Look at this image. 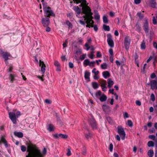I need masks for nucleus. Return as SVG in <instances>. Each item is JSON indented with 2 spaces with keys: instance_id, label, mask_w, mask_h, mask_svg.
Masks as SVG:
<instances>
[{
  "instance_id": "nucleus-1",
  "label": "nucleus",
  "mask_w": 157,
  "mask_h": 157,
  "mask_svg": "<svg viewBox=\"0 0 157 157\" xmlns=\"http://www.w3.org/2000/svg\"><path fill=\"white\" fill-rule=\"evenodd\" d=\"M73 1H71L70 3H72L73 2L74 3L78 4L81 3L80 6L82 7V13L84 15L83 16L84 18V20H79L78 22L82 25H84L86 23L87 25L86 27L92 26V24L93 22L92 20L93 17H92L93 13L91 12V10L90 8L87 6L86 4V0H73Z\"/></svg>"
},
{
  "instance_id": "nucleus-2",
  "label": "nucleus",
  "mask_w": 157,
  "mask_h": 157,
  "mask_svg": "<svg viewBox=\"0 0 157 157\" xmlns=\"http://www.w3.org/2000/svg\"><path fill=\"white\" fill-rule=\"evenodd\" d=\"M27 152L28 153L26 157H44L47 151L44 148L43 151L41 152L35 145L31 144L27 146Z\"/></svg>"
},
{
  "instance_id": "nucleus-3",
  "label": "nucleus",
  "mask_w": 157,
  "mask_h": 157,
  "mask_svg": "<svg viewBox=\"0 0 157 157\" xmlns=\"http://www.w3.org/2000/svg\"><path fill=\"white\" fill-rule=\"evenodd\" d=\"M9 117L13 124H16L17 122V118L19 117L20 115L19 111H17L16 110H13V111L9 113Z\"/></svg>"
},
{
  "instance_id": "nucleus-4",
  "label": "nucleus",
  "mask_w": 157,
  "mask_h": 157,
  "mask_svg": "<svg viewBox=\"0 0 157 157\" xmlns=\"http://www.w3.org/2000/svg\"><path fill=\"white\" fill-rule=\"evenodd\" d=\"M143 27L144 30L146 33L147 36L150 38V40H151V38L153 35L154 33L151 31H150V33L149 32L148 23L147 20H145Z\"/></svg>"
},
{
  "instance_id": "nucleus-5",
  "label": "nucleus",
  "mask_w": 157,
  "mask_h": 157,
  "mask_svg": "<svg viewBox=\"0 0 157 157\" xmlns=\"http://www.w3.org/2000/svg\"><path fill=\"white\" fill-rule=\"evenodd\" d=\"M44 10L45 17H50L51 16H54L55 15L53 12L49 7L47 8H45V9H44Z\"/></svg>"
},
{
  "instance_id": "nucleus-6",
  "label": "nucleus",
  "mask_w": 157,
  "mask_h": 157,
  "mask_svg": "<svg viewBox=\"0 0 157 157\" xmlns=\"http://www.w3.org/2000/svg\"><path fill=\"white\" fill-rule=\"evenodd\" d=\"M131 39L128 36H126L124 38V44L125 49L128 50L130 44Z\"/></svg>"
},
{
  "instance_id": "nucleus-7",
  "label": "nucleus",
  "mask_w": 157,
  "mask_h": 157,
  "mask_svg": "<svg viewBox=\"0 0 157 157\" xmlns=\"http://www.w3.org/2000/svg\"><path fill=\"white\" fill-rule=\"evenodd\" d=\"M73 10L76 13V16L78 18H80L82 16H80V14L82 15V13H81V10L78 6H75L73 7Z\"/></svg>"
},
{
  "instance_id": "nucleus-8",
  "label": "nucleus",
  "mask_w": 157,
  "mask_h": 157,
  "mask_svg": "<svg viewBox=\"0 0 157 157\" xmlns=\"http://www.w3.org/2000/svg\"><path fill=\"white\" fill-rule=\"evenodd\" d=\"M54 138L56 139H59L60 138L66 139L68 138V136L66 134L58 133L53 134Z\"/></svg>"
},
{
  "instance_id": "nucleus-9",
  "label": "nucleus",
  "mask_w": 157,
  "mask_h": 157,
  "mask_svg": "<svg viewBox=\"0 0 157 157\" xmlns=\"http://www.w3.org/2000/svg\"><path fill=\"white\" fill-rule=\"evenodd\" d=\"M107 41L109 46L113 47L114 46V42L112 38V36L110 34L107 35Z\"/></svg>"
},
{
  "instance_id": "nucleus-10",
  "label": "nucleus",
  "mask_w": 157,
  "mask_h": 157,
  "mask_svg": "<svg viewBox=\"0 0 157 157\" xmlns=\"http://www.w3.org/2000/svg\"><path fill=\"white\" fill-rule=\"evenodd\" d=\"M117 132L121 136L122 140H124L126 134L123 128L121 127H118Z\"/></svg>"
},
{
  "instance_id": "nucleus-11",
  "label": "nucleus",
  "mask_w": 157,
  "mask_h": 157,
  "mask_svg": "<svg viewBox=\"0 0 157 157\" xmlns=\"http://www.w3.org/2000/svg\"><path fill=\"white\" fill-rule=\"evenodd\" d=\"M41 22L44 26H48L50 24L49 19L46 17H43L41 19Z\"/></svg>"
},
{
  "instance_id": "nucleus-12",
  "label": "nucleus",
  "mask_w": 157,
  "mask_h": 157,
  "mask_svg": "<svg viewBox=\"0 0 157 157\" xmlns=\"http://www.w3.org/2000/svg\"><path fill=\"white\" fill-rule=\"evenodd\" d=\"M89 123L93 128L96 129L97 128V124L94 119L93 117H92L90 119Z\"/></svg>"
},
{
  "instance_id": "nucleus-13",
  "label": "nucleus",
  "mask_w": 157,
  "mask_h": 157,
  "mask_svg": "<svg viewBox=\"0 0 157 157\" xmlns=\"http://www.w3.org/2000/svg\"><path fill=\"white\" fill-rule=\"evenodd\" d=\"M39 65L41 68V71L43 74L45 72V65L43 61H41L40 60H39Z\"/></svg>"
},
{
  "instance_id": "nucleus-14",
  "label": "nucleus",
  "mask_w": 157,
  "mask_h": 157,
  "mask_svg": "<svg viewBox=\"0 0 157 157\" xmlns=\"http://www.w3.org/2000/svg\"><path fill=\"white\" fill-rule=\"evenodd\" d=\"M85 138L87 140L91 139L92 136V134L91 132L88 130H86L84 132Z\"/></svg>"
},
{
  "instance_id": "nucleus-15",
  "label": "nucleus",
  "mask_w": 157,
  "mask_h": 157,
  "mask_svg": "<svg viewBox=\"0 0 157 157\" xmlns=\"http://www.w3.org/2000/svg\"><path fill=\"white\" fill-rule=\"evenodd\" d=\"M2 56L5 59V63L7 64V60L9 59L8 57L10 56V55L8 53L4 52L3 53Z\"/></svg>"
},
{
  "instance_id": "nucleus-16",
  "label": "nucleus",
  "mask_w": 157,
  "mask_h": 157,
  "mask_svg": "<svg viewBox=\"0 0 157 157\" xmlns=\"http://www.w3.org/2000/svg\"><path fill=\"white\" fill-rule=\"evenodd\" d=\"M2 142L4 144L6 147H8V145L7 143V142L3 136H2L0 138V144Z\"/></svg>"
},
{
  "instance_id": "nucleus-17",
  "label": "nucleus",
  "mask_w": 157,
  "mask_h": 157,
  "mask_svg": "<svg viewBox=\"0 0 157 157\" xmlns=\"http://www.w3.org/2000/svg\"><path fill=\"white\" fill-rule=\"evenodd\" d=\"M157 85V83L155 80H152L151 82V88L152 90H153Z\"/></svg>"
},
{
  "instance_id": "nucleus-18",
  "label": "nucleus",
  "mask_w": 157,
  "mask_h": 157,
  "mask_svg": "<svg viewBox=\"0 0 157 157\" xmlns=\"http://www.w3.org/2000/svg\"><path fill=\"white\" fill-rule=\"evenodd\" d=\"M107 97L104 94H102L100 97V100L101 102L105 101L107 99Z\"/></svg>"
},
{
  "instance_id": "nucleus-19",
  "label": "nucleus",
  "mask_w": 157,
  "mask_h": 157,
  "mask_svg": "<svg viewBox=\"0 0 157 157\" xmlns=\"http://www.w3.org/2000/svg\"><path fill=\"white\" fill-rule=\"evenodd\" d=\"M108 83V87L110 88H111L114 84L113 82L110 78H109L107 80Z\"/></svg>"
},
{
  "instance_id": "nucleus-20",
  "label": "nucleus",
  "mask_w": 157,
  "mask_h": 157,
  "mask_svg": "<svg viewBox=\"0 0 157 157\" xmlns=\"http://www.w3.org/2000/svg\"><path fill=\"white\" fill-rule=\"evenodd\" d=\"M102 109L105 112H108L110 111L109 106L106 105H103L102 106Z\"/></svg>"
},
{
  "instance_id": "nucleus-21",
  "label": "nucleus",
  "mask_w": 157,
  "mask_h": 157,
  "mask_svg": "<svg viewBox=\"0 0 157 157\" xmlns=\"http://www.w3.org/2000/svg\"><path fill=\"white\" fill-rule=\"evenodd\" d=\"M47 129L49 132H52L54 131L55 127L53 125L50 124L48 125Z\"/></svg>"
},
{
  "instance_id": "nucleus-22",
  "label": "nucleus",
  "mask_w": 157,
  "mask_h": 157,
  "mask_svg": "<svg viewBox=\"0 0 157 157\" xmlns=\"http://www.w3.org/2000/svg\"><path fill=\"white\" fill-rule=\"evenodd\" d=\"M150 4L151 5V7L155 8L156 7V3L155 0H150Z\"/></svg>"
},
{
  "instance_id": "nucleus-23",
  "label": "nucleus",
  "mask_w": 157,
  "mask_h": 157,
  "mask_svg": "<svg viewBox=\"0 0 157 157\" xmlns=\"http://www.w3.org/2000/svg\"><path fill=\"white\" fill-rule=\"evenodd\" d=\"M90 75V72H89L87 71H86L85 72V76H84L85 78V79H88V81H89L90 80V77H89Z\"/></svg>"
},
{
  "instance_id": "nucleus-24",
  "label": "nucleus",
  "mask_w": 157,
  "mask_h": 157,
  "mask_svg": "<svg viewBox=\"0 0 157 157\" xmlns=\"http://www.w3.org/2000/svg\"><path fill=\"white\" fill-rule=\"evenodd\" d=\"M14 134L16 136L19 138H21L23 136L22 133L21 132H15Z\"/></svg>"
},
{
  "instance_id": "nucleus-25",
  "label": "nucleus",
  "mask_w": 157,
  "mask_h": 157,
  "mask_svg": "<svg viewBox=\"0 0 157 157\" xmlns=\"http://www.w3.org/2000/svg\"><path fill=\"white\" fill-rule=\"evenodd\" d=\"M103 75L104 78H106L109 76V73L107 71L103 72Z\"/></svg>"
},
{
  "instance_id": "nucleus-26",
  "label": "nucleus",
  "mask_w": 157,
  "mask_h": 157,
  "mask_svg": "<svg viewBox=\"0 0 157 157\" xmlns=\"http://www.w3.org/2000/svg\"><path fill=\"white\" fill-rule=\"evenodd\" d=\"M101 95V92L99 90L95 94V95L96 98H99L100 96Z\"/></svg>"
},
{
  "instance_id": "nucleus-27",
  "label": "nucleus",
  "mask_w": 157,
  "mask_h": 157,
  "mask_svg": "<svg viewBox=\"0 0 157 157\" xmlns=\"http://www.w3.org/2000/svg\"><path fill=\"white\" fill-rule=\"evenodd\" d=\"M15 75H14L10 74L9 76V78L10 79V82H13L14 80Z\"/></svg>"
},
{
  "instance_id": "nucleus-28",
  "label": "nucleus",
  "mask_w": 157,
  "mask_h": 157,
  "mask_svg": "<svg viewBox=\"0 0 157 157\" xmlns=\"http://www.w3.org/2000/svg\"><path fill=\"white\" fill-rule=\"evenodd\" d=\"M148 155L149 157H152L154 155V151L152 150H149L148 152Z\"/></svg>"
},
{
  "instance_id": "nucleus-29",
  "label": "nucleus",
  "mask_w": 157,
  "mask_h": 157,
  "mask_svg": "<svg viewBox=\"0 0 157 157\" xmlns=\"http://www.w3.org/2000/svg\"><path fill=\"white\" fill-rule=\"evenodd\" d=\"M93 88L94 89H96L99 87L98 83L96 82H93L92 83Z\"/></svg>"
},
{
  "instance_id": "nucleus-30",
  "label": "nucleus",
  "mask_w": 157,
  "mask_h": 157,
  "mask_svg": "<svg viewBox=\"0 0 157 157\" xmlns=\"http://www.w3.org/2000/svg\"><path fill=\"white\" fill-rule=\"evenodd\" d=\"M41 2H42L43 6V9H45V8H47L48 7L47 5V3L45 2H44V1L43 0L41 1Z\"/></svg>"
},
{
  "instance_id": "nucleus-31",
  "label": "nucleus",
  "mask_w": 157,
  "mask_h": 157,
  "mask_svg": "<svg viewBox=\"0 0 157 157\" xmlns=\"http://www.w3.org/2000/svg\"><path fill=\"white\" fill-rule=\"evenodd\" d=\"M101 67L102 69H106L107 67V65L106 63H104L101 65Z\"/></svg>"
},
{
  "instance_id": "nucleus-32",
  "label": "nucleus",
  "mask_w": 157,
  "mask_h": 157,
  "mask_svg": "<svg viewBox=\"0 0 157 157\" xmlns=\"http://www.w3.org/2000/svg\"><path fill=\"white\" fill-rule=\"evenodd\" d=\"M71 148L69 147L66 150L67 151V155L68 156H69L71 155Z\"/></svg>"
},
{
  "instance_id": "nucleus-33",
  "label": "nucleus",
  "mask_w": 157,
  "mask_h": 157,
  "mask_svg": "<svg viewBox=\"0 0 157 157\" xmlns=\"http://www.w3.org/2000/svg\"><path fill=\"white\" fill-rule=\"evenodd\" d=\"M141 48L142 49H145V43L144 40L141 44Z\"/></svg>"
},
{
  "instance_id": "nucleus-34",
  "label": "nucleus",
  "mask_w": 157,
  "mask_h": 157,
  "mask_svg": "<svg viewBox=\"0 0 157 157\" xmlns=\"http://www.w3.org/2000/svg\"><path fill=\"white\" fill-rule=\"evenodd\" d=\"M101 87L106 86V81L104 80H102L101 82Z\"/></svg>"
},
{
  "instance_id": "nucleus-35",
  "label": "nucleus",
  "mask_w": 157,
  "mask_h": 157,
  "mask_svg": "<svg viewBox=\"0 0 157 157\" xmlns=\"http://www.w3.org/2000/svg\"><path fill=\"white\" fill-rule=\"evenodd\" d=\"M28 144L27 146L30 144ZM27 147L26 148L25 146L23 145H22L21 146V151H22L23 152L25 151H26V149H27Z\"/></svg>"
},
{
  "instance_id": "nucleus-36",
  "label": "nucleus",
  "mask_w": 157,
  "mask_h": 157,
  "mask_svg": "<svg viewBox=\"0 0 157 157\" xmlns=\"http://www.w3.org/2000/svg\"><path fill=\"white\" fill-rule=\"evenodd\" d=\"M147 145L148 147H153L154 146V143L152 141H149L147 143Z\"/></svg>"
},
{
  "instance_id": "nucleus-37",
  "label": "nucleus",
  "mask_w": 157,
  "mask_h": 157,
  "mask_svg": "<svg viewBox=\"0 0 157 157\" xmlns=\"http://www.w3.org/2000/svg\"><path fill=\"white\" fill-rule=\"evenodd\" d=\"M103 28L104 30L105 31H109L110 30V28L109 26L104 25Z\"/></svg>"
},
{
  "instance_id": "nucleus-38",
  "label": "nucleus",
  "mask_w": 157,
  "mask_h": 157,
  "mask_svg": "<svg viewBox=\"0 0 157 157\" xmlns=\"http://www.w3.org/2000/svg\"><path fill=\"white\" fill-rule=\"evenodd\" d=\"M156 18H157V21L155 19V17H153V19H152V21H153V24L154 25H155L156 24H157V13H156Z\"/></svg>"
},
{
  "instance_id": "nucleus-39",
  "label": "nucleus",
  "mask_w": 157,
  "mask_h": 157,
  "mask_svg": "<svg viewBox=\"0 0 157 157\" xmlns=\"http://www.w3.org/2000/svg\"><path fill=\"white\" fill-rule=\"evenodd\" d=\"M90 62V61L88 59H86L84 61L83 64L84 65H86V66L89 65Z\"/></svg>"
},
{
  "instance_id": "nucleus-40",
  "label": "nucleus",
  "mask_w": 157,
  "mask_h": 157,
  "mask_svg": "<svg viewBox=\"0 0 157 157\" xmlns=\"http://www.w3.org/2000/svg\"><path fill=\"white\" fill-rule=\"evenodd\" d=\"M92 72L94 73L95 75H97L98 74L99 72L98 71H96V69L95 68H94L92 70Z\"/></svg>"
},
{
  "instance_id": "nucleus-41",
  "label": "nucleus",
  "mask_w": 157,
  "mask_h": 157,
  "mask_svg": "<svg viewBox=\"0 0 157 157\" xmlns=\"http://www.w3.org/2000/svg\"><path fill=\"white\" fill-rule=\"evenodd\" d=\"M103 22L105 23H107L108 22L107 18L105 16H104L103 17Z\"/></svg>"
},
{
  "instance_id": "nucleus-42",
  "label": "nucleus",
  "mask_w": 157,
  "mask_h": 157,
  "mask_svg": "<svg viewBox=\"0 0 157 157\" xmlns=\"http://www.w3.org/2000/svg\"><path fill=\"white\" fill-rule=\"evenodd\" d=\"M94 23V21H93V22L92 24V26H90V27H89V28H90V27H94V30L95 31H96L98 30V28L97 27L96 25H94V26H93Z\"/></svg>"
},
{
  "instance_id": "nucleus-43",
  "label": "nucleus",
  "mask_w": 157,
  "mask_h": 157,
  "mask_svg": "<svg viewBox=\"0 0 157 157\" xmlns=\"http://www.w3.org/2000/svg\"><path fill=\"white\" fill-rule=\"evenodd\" d=\"M151 100L152 101H154L155 100V96L153 94H152L151 95Z\"/></svg>"
},
{
  "instance_id": "nucleus-44",
  "label": "nucleus",
  "mask_w": 157,
  "mask_h": 157,
  "mask_svg": "<svg viewBox=\"0 0 157 157\" xmlns=\"http://www.w3.org/2000/svg\"><path fill=\"white\" fill-rule=\"evenodd\" d=\"M94 52H91L90 55L89 56V57L91 59H93L94 58Z\"/></svg>"
},
{
  "instance_id": "nucleus-45",
  "label": "nucleus",
  "mask_w": 157,
  "mask_h": 157,
  "mask_svg": "<svg viewBox=\"0 0 157 157\" xmlns=\"http://www.w3.org/2000/svg\"><path fill=\"white\" fill-rule=\"evenodd\" d=\"M66 24L68 26L69 28H71L72 25L71 23L69 21H66Z\"/></svg>"
},
{
  "instance_id": "nucleus-46",
  "label": "nucleus",
  "mask_w": 157,
  "mask_h": 157,
  "mask_svg": "<svg viewBox=\"0 0 157 157\" xmlns=\"http://www.w3.org/2000/svg\"><path fill=\"white\" fill-rule=\"evenodd\" d=\"M54 64L57 67H59L60 66L59 63L57 61L55 60V61Z\"/></svg>"
},
{
  "instance_id": "nucleus-47",
  "label": "nucleus",
  "mask_w": 157,
  "mask_h": 157,
  "mask_svg": "<svg viewBox=\"0 0 157 157\" xmlns=\"http://www.w3.org/2000/svg\"><path fill=\"white\" fill-rule=\"evenodd\" d=\"M149 138L153 140H155V136L154 135H151L149 136Z\"/></svg>"
},
{
  "instance_id": "nucleus-48",
  "label": "nucleus",
  "mask_w": 157,
  "mask_h": 157,
  "mask_svg": "<svg viewBox=\"0 0 157 157\" xmlns=\"http://www.w3.org/2000/svg\"><path fill=\"white\" fill-rule=\"evenodd\" d=\"M128 124L129 126L132 127L133 125L132 121L131 120H128Z\"/></svg>"
},
{
  "instance_id": "nucleus-49",
  "label": "nucleus",
  "mask_w": 157,
  "mask_h": 157,
  "mask_svg": "<svg viewBox=\"0 0 157 157\" xmlns=\"http://www.w3.org/2000/svg\"><path fill=\"white\" fill-rule=\"evenodd\" d=\"M137 15L139 17L140 19H142L143 18V15L141 14L140 12L138 13H137Z\"/></svg>"
},
{
  "instance_id": "nucleus-50",
  "label": "nucleus",
  "mask_w": 157,
  "mask_h": 157,
  "mask_svg": "<svg viewBox=\"0 0 157 157\" xmlns=\"http://www.w3.org/2000/svg\"><path fill=\"white\" fill-rule=\"evenodd\" d=\"M95 63V61H92L91 62H90V63L88 66L94 67V64Z\"/></svg>"
},
{
  "instance_id": "nucleus-51",
  "label": "nucleus",
  "mask_w": 157,
  "mask_h": 157,
  "mask_svg": "<svg viewBox=\"0 0 157 157\" xmlns=\"http://www.w3.org/2000/svg\"><path fill=\"white\" fill-rule=\"evenodd\" d=\"M109 149L110 151H112L113 150V145L112 143L110 144Z\"/></svg>"
},
{
  "instance_id": "nucleus-52",
  "label": "nucleus",
  "mask_w": 157,
  "mask_h": 157,
  "mask_svg": "<svg viewBox=\"0 0 157 157\" xmlns=\"http://www.w3.org/2000/svg\"><path fill=\"white\" fill-rule=\"evenodd\" d=\"M95 17L96 19L99 20L100 19V16L98 13L95 14Z\"/></svg>"
},
{
  "instance_id": "nucleus-53",
  "label": "nucleus",
  "mask_w": 157,
  "mask_h": 157,
  "mask_svg": "<svg viewBox=\"0 0 157 157\" xmlns=\"http://www.w3.org/2000/svg\"><path fill=\"white\" fill-rule=\"evenodd\" d=\"M101 56V55L100 52H98L97 54V58L100 57Z\"/></svg>"
},
{
  "instance_id": "nucleus-54",
  "label": "nucleus",
  "mask_w": 157,
  "mask_h": 157,
  "mask_svg": "<svg viewBox=\"0 0 157 157\" xmlns=\"http://www.w3.org/2000/svg\"><path fill=\"white\" fill-rule=\"evenodd\" d=\"M86 54H83L82 55V57L80 58V59L83 60L86 57Z\"/></svg>"
},
{
  "instance_id": "nucleus-55",
  "label": "nucleus",
  "mask_w": 157,
  "mask_h": 157,
  "mask_svg": "<svg viewBox=\"0 0 157 157\" xmlns=\"http://www.w3.org/2000/svg\"><path fill=\"white\" fill-rule=\"evenodd\" d=\"M85 46L86 47V50L88 51L90 48V46L87 43L85 44Z\"/></svg>"
},
{
  "instance_id": "nucleus-56",
  "label": "nucleus",
  "mask_w": 157,
  "mask_h": 157,
  "mask_svg": "<svg viewBox=\"0 0 157 157\" xmlns=\"http://www.w3.org/2000/svg\"><path fill=\"white\" fill-rule=\"evenodd\" d=\"M69 67L71 68H72L74 67L73 64L71 62H70L69 63Z\"/></svg>"
},
{
  "instance_id": "nucleus-57",
  "label": "nucleus",
  "mask_w": 157,
  "mask_h": 157,
  "mask_svg": "<svg viewBox=\"0 0 157 157\" xmlns=\"http://www.w3.org/2000/svg\"><path fill=\"white\" fill-rule=\"evenodd\" d=\"M45 102L48 104H50L51 103V101H50V100L47 99H46L45 100Z\"/></svg>"
},
{
  "instance_id": "nucleus-58",
  "label": "nucleus",
  "mask_w": 157,
  "mask_h": 157,
  "mask_svg": "<svg viewBox=\"0 0 157 157\" xmlns=\"http://www.w3.org/2000/svg\"><path fill=\"white\" fill-rule=\"evenodd\" d=\"M141 0H134V2L136 4H139L141 2Z\"/></svg>"
},
{
  "instance_id": "nucleus-59",
  "label": "nucleus",
  "mask_w": 157,
  "mask_h": 157,
  "mask_svg": "<svg viewBox=\"0 0 157 157\" xmlns=\"http://www.w3.org/2000/svg\"><path fill=\"white\" fill-rule=\"evenodd\" d=\"M13 69V67L12 66H10L9 68L8 69V71L10 72Z\"/></svg>"
},
{
  "instance_id": "nucleus-60",
  "label": "nucleus",
  "mask_w": 157,
  "mask_h": 157,
  "mask_svg": "<svg viewBox=\"0 0 157 157\" xmlns=\"http://www.w3.org/2000/svg\"><path fill=\"white\" fill-rule=\"evenodd\" d=\"M136 104L137 105L140 106L141 105V102L139 101H136Z\"/></svg>"
},
{
  "instance_id": "nucleus-61",
  "label": "nucleus",
  "mask_w": 157,
  "mask_h": 157,
  "mask_svg": "<svg viewBox=\"0 0 157 157\" xmlns=\"http://www.w3.org/2000/svg\"><path fill=\"white\" fill-rule=\"evenodd\" d=\"M151 77L152 78H154L156 77V75L155 73H153L151 74Z\"/></svg>"
},
{
  "instance_id": "nucleus-62",
  "label": "nucleus",
  "mask_w": 157,
  "mask_h": 157,
  "mask_svg": "<svg viewBox=\"0 0 157 157\" xmlns=\"http://www.w3.org/2000/svg\"><path fill=\"white\" fill-rule=\"evenodd\" d=\"M46 28L45 29L46 31L47 32H49L50 31V28L48 26L46 27Z\"/></svg>"
},
{
  "instance_id": "nucleus-63",
  "label": "nucleus",
  "mask_w": 157,
  "mask_h": 157,
  "mask_svg": "<svg viewBox=\"0 0 157 157\" xmlns=\"http://www.w3.org/2000/svg\"><path fill=\"white\" fill-rule=\"evenodd\" d=\"M109 53L111 56L113 55V52L112 49H110L109 50Z\"/></svg>"
},
{
  "instance_id": "nucleus-64",
  "label": "nucleus",
  "mask_w": 157,
  "mask_h": 157,
  "mask_svg": "<svg viewBox=\"0 0 157 157\" xmlns=\"http://www.w3.org/2000/svg\"><path fill=\"white\" fill-rule=\"evenodd\" d=\"M153 45L154 48H157V43L156 42H154L153 44Z\"/></svg>"
}]
</instances>
